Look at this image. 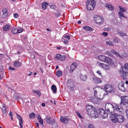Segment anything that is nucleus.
I'll use <instances>...</instances> for the list:
<instances>
[{
    "label": "nucleus",
    "instance_id": "obj_33",
    "mask_svg": "<svg viewBox=\"0 0 128 128\" xmlns=\"http://www.w3.org/2000/svg\"><path fill=\"white\" fill-rule=\"evenodd\" d=\"M111 52L113 53L114 54L118 56H119L120 58H123L121 56V55H120L118 52L116 51L115 50H112Z\"/></svg>",
    "mask_w": 128,
    "mask_h": 128
},
{
    "label": "nucleus",
    "instance_id": "obj_3",
    "mask_svg": "<svg viewBox=\"0 0 128 128\" xmlns=\"http://www.w3.org/2000/svg\"><path fill=\"white\" fill-rule=\"evenodd\" d=\"M94 20L96 23L100 25L103 22L104 20L103 18L100 16H96L94 17Z\"/></svg>",
    "mask_w": 128,
    "mask_h": 128
},
{
    "label": "nucleus",
    "instance_id": "obj_63",
    "mask_svg": "<svg viewBox=\"0 0 128 128\" xmlns=\"http://www.w3.org/2000/svg\"><path fill=\"white\" fill-rule=\"evenodd\" d=\"M42 106H43L44 107L45 106V104L44 103H42L41 104Z\"/></svg>",
    "mask_w": 128,
    "mask_h": 128
},
{
    "label": "nucleus",
    "instance_id": "obj_58",
    "mask_svg": "<svg viewBox=\"0 0 128 128\" xmlns=\"http://www.w3.org/2000/svg\"><path fill=\"white\" fill-rule=\"evenodd\" d=\"M9 69L11 70H15V69L14 68H12L11 66H10Z\"/></svg>",
    "mask_w": 128,
    "mask_h": 128
},
{
    "label": "nucleus",
    "instance_id": "obj_21",
    "mask_svg": "<svg viewBox=\"0 0 128 128\" xmlns=\"http://www.w3.org/2000/svg\"><path fill=\"white\" fill-rule=\"evenodd\" d=\"M104 62L109 64H112V60L108 57H106L105 60H104Z\"/></svg>",
    "mask_w": 128,
    "mask_h": 128
},
{
    "label": "nucleus",
    "instance_id": "obj_29",
    "mask_svg": "<svg viewBox=\"0 0 128 128\" xmlns=\"http://www.w3.org/2000/svg\"><path fill=\"white\" fill-rule=\"evenodd\" d=\"M10 28V26L9 25H6L4 26L3 28V30L4 31L8 30Z\"/></svg>",
    "mask_w": 128,
    "mask_h": 128
},
{
    "label": "nucleus",
    "instance_id": "obj_38",
    "mask_svg": "<svg viewBox=\"0 0 128 128\" xmlns=\"http://www.w3.org/2000/svg\"><path fill=\"white\" fill-rule=\"evenodd\" d=\"M62 74V72L60 70H58L57 71L56 73V75L58 76H61Z\"/></svg>",
    "mask_w": 128,
    "mask_h": 128
},
{
    "label": "nucleus",
    "instance_id": "obj_50",
    "mask_svg": "<svg viewBox=\"0 0 128 128\" xmlns=\"http://www.w3.org/2000/svg\"><path fill=\"white\" fill-rule=\"evenodd\" d=\"M96 73L100 75V76L102 77V74L100 71H98L96 72Z\"/></svg>",
    "mask_w": 128,
    "mask_h": 128
},
{
    "label": "nucleus",
    "instance_id": "obj_18",
    "mask_svg": "<svg viewBox=\"0 0 128 128\" xmlns=\"http://www.w3.org/2000/svg\"><path fill=\"white\" fill-rule=\"evenodd\" d=\"M56 59L58 60H64L65 56H62L60 54H58L55 56Z\"/></svg>",
    "mask_w": 128,
    "mask_h": 128
},
{
    "label": "nucleus",
    "instance_id": "obj_46",
    "mask_svg": "<svg viewBox=\"0 0 128 128\" xmlns=\"http://www.w3.org/2000/svg\"><path fill=\"white\" fill-rule=\"evenodd\" d=\"M103 68H105L106 70H108L109 69L110 67L108 65L104 64Z\"/></svg>",
    "mask_w": 128,
    "mask_h": 128
},
{
    "label": "nucleus",
    "instance_id": "obj_6",
    "mask_svg": "<svg viewBox=\"0 0 128 128\" xmlns=\"http://www.w3.org/2000/svg\"><path fill=\"white\" fill-rule=\"evenodd\" d=\"M122 103L127 107H128V96H122L121 98Z\"/></svg>",
    "mask_w": 128,
    "mask_h": 128
},
{
    "label": "nucleus",
    "instance_id": "obj_64",
    "mask_svg": "<svg viewBox=\"0 0 128 128\" xmlns=\"http://www.w3.org/2000/svg\"><path fill=\"white\" fill-rule=\"evenodd\" d=\"M59 15V14H55V16L56 17H58Z\"/></svg>",
    "mask_w": 128,
    "mask_h": 128
},
{
    "label": "nucleus",
    "instance_id": "obj_51",
    "mask_svg": "<svg viewBox=\"0 0 128 128\" xmlns=\"http://www.w3.org/2000/svg\"><path fill=\"white\" fill-rule=\"evenodd\" d=\"M17 116V118L19 120H20V119H22L21 116H20V115L18 114H16Z\"/></svg>",
    "mask_w": 128,
    "mask_h": 128
},
{
    "label": "nucleus",
    "instance_id": "obj_57",
    "mask_svg": "<svg viewBox=\"0 0 128 128\" xmlns=\"http://www.w3.org/2000/svg\"><path fill=\"white\" fill-rule=\"evenodd\" d=\"M14 16L15 18H17L18 17V14H17L15 13L14 14Z\"/></svg>",
    "mask_w": 128,
    "mask_h": 128
},
{
    "label": "nucleus",
    "instance_id": "obj_8",
    "mask_svg": "<svg viewBox=\"0 0 128 128\" xmlns=\"http://www.w3.org/2000/svg\"><path fill=\"white\" fill-rule=\"evenodd\" d=\"M74 82L72 80H69L68 81L67 83V86L70 88V89L72 91L74 90Z\"/></svg>",
    "mask_w": 128,
    "mask_h": 128
},
{
    "label": "nucleus",
    "instance_id": "obj_20",
    "mask_svg": "<svg viewBox=\"0 0 128 128\" xmlns=\"http://www.w3.org/2000/svg\"><path fill=\"white\" fill-rule=\"evenodd\" d=\"M95 108L92 105H87L86 107V110L88 112L89 111H91L92 110L95 109Z\"/></svg>",
    "mask_w": 128,
    "mask_h": 128
},
{
    "label": "nucleus",
    "instance_id": "obj_60",
    "mask_svg": "<svg viewBox=\"0 0 128 128\" xmlns=\"http://www.w3.org/2000/svg\"><path fill=\"white\" fill-rule=\"evenodd\" d=\"M77 115L80 118H81L82 117V116L80 114L78 113L77 112Z\"/></svg>",
    "mask_w": 128,
    "mask_h": 128
},
{
    "label": "nucleus",
    "instance_id": "obj_59",
    "mask_svg": "<svg viewBox=\"0 0 128 128\" xmlns=\"http://www.w3.org/2000/svg\"><path fill=\"white\" fill-rule=\"evenodd\" d=\"M50 8L53 9H54L55 8V6L54 5H52L50 6Z\"/></svg>",
    "mask_w": 128,
    "mask_h": 128
},
{
    "label": "nucleus",
    "instance_id": "obj_27",
    "mask_svg": "<svg viewBox=\"0 0 128 128\" xmlns=\"http://www.w3.org/2000/svg\"><path fill=\"white\" fill-rule=\"evenodd\" d=\"M106 6L107 8H108L110 10H113L114 9L113 6L108 4H106Z\"/></svg>",
    "mask_w": 128,
    "mask_h": 128
},
{
    "label": "nucleus",
    "instance_id": "obj_17",
    "mask_svg": "<svg viewBox=\"0 0 128 128\" xmlns=\"http://www.w3.org/2000/svg\"><path fill=\"white\" fill-rule=\"evenodd\" d=\"M114 108L118 112H121L123 110L122 108L120 106L116 105L114 106Z\"/></svg>",
    "mask_w": 128,
    "mask_h": 128
},
{
    "label": "nucleus",
    "instance_id": "obj_31",
    "mask_svg": "<svg viewBox=\"0 0 128 128\" xmlns=\"http://www.w3.org/2000/svg\"><path fill=\"white\" fill-rule=\"evenodd\" d=\"M87 78V76L86 75H83L81 74L80 75V78L82 80L85 81Z\"/></svg>",
    "mask_w": 128,
    "mask_h": 128
},
{
    "label": "nucleus",
    "instance_id": "obj_2",
    "mask_svg": "<svg viewBox=\"0 0 128 128\" xmlns=\"http://www.w3.org/2000/svg\"><path fill=\"white\" fill-rule=\"evenodd\" d=\"M105 109L107 114L112 113L114 111V108L113 106L110 103H107L106 104Z\"/></svg>",
    "mask_w": 128,
    "mask_h": 128
},
{
    "label": "nucleus",
    "instance_id": "obj_49",
    "mask_svg": "<svg viewBox=\"0 0 128 128\" xmlns=\"http://www.w3.org/2000/svg\"><path fill=\"white\" fill-rule=\"evenodd\" d=\"M124 68L126 70L128 71V64H126L124 66Z\"/></svg>",
    "mask_w": 128,
    "mask_h": 128
},
{
    "label": "nucleus",
    "instance_id": "obj_19",
    "mask_svg": "<svg viewBox=\"0 0 128 128\" xmlns=\"http://www.w3.org/2000/svg\"><path fill=\"white\" fill-rule=\"evenodd\" d=\"M120 74L121 76L123 78V79L126 80L127 79L128 77V76L126 74V72L123 71H122L121 72V71L120 72Z\"/></svg>",
    "mask_w": 128,
    "mask_h": 128
},
{
    "label": "nucleus",
    "instance_id": "obj_42",
    "mask_svg": "<svg viewBox=\"0 0 128 128\" xmlns=\"http://www.w3.org/2000/svg\"><path fill=\"white\" fill-rule=\"evenodd\" d=\"M38 122L40 124H43V122L41 118H38Z\"/></svg>",
    "mask_w": 128,
    "mask_h": 128
},
{
    "label": "nucleus",
    "instance_id": "obj_36",
    "mask_svg": "<svg viewBox=\"0 0 128 128\" xmlns=\"http://www.w3.org/2000/svg\"><path fill=\"white\" fill-rule=\"evenodd\" d=\"M52 127L53 128H58V124L56 122H55V121L54 122L52 123Z\"/></svg>",
    "mask_w": 128,
    "mask_h": 128
},
{
    "label": "nucleus",
    "instance_id": "obj_7",
    "mask_svg": "<svg viewBox=\"0 0 128 128\" xmlns=\"http://www.w3.org/2000/svg\"><path fill=\"white\" fill-rule=\"evenodd\" d=\"M98 114L102 116V118H106L107 117L108 114L106 113L104 110L102 108L99 109L98 110Z\"/></svg>",
    "mask_w": 128,
    "mask_h": 128
},
{
    "label": "nucleus",
    "instance_id": "obj_15",
    "mask_svg": "<svg viewBox=\"0 0 128 128\" xmlns=\"http://www.w3.org/2000/svg\"><path fill=\"white\" fill-rule=\"evenodd\" d=\"M117 115V114H112L111 115V119L112 121L113 122L116 123L117 122V118L116 117Z\"/></svg>",
    "mask_w": 128,
    "mask_h": 128
},
{
    "label": "nucleus",
    "instance_id": "obj_4",
    "mask_svg": "<svg viewBox=\"0 0 128 128\" xmlns=\"http://www.w3.org/2000/svg\"><path fill=\"white\" fill-rule=\"evenodd\" d=\"M98 88H93L94 90V97L96 98V100L98 101V100H101L102 98V96L100 95V93L99 92L98 93Z\"/></svg>",
    "mask_w": 128,
    "mask_h": 128
},
{
    "label": "nucleus",
    "instance_id": "obj_32",
    "mask_svg": "<svg viewBox=\"0 0 128 128\" xmlns=\"http://www.w3.org/2000/svg\"><path fill=\"white\" fill-rule=\"evenodd\" d=\"M18 28H16V27H13L12 30V32L14 34H16L18 33Z\"/></svg>",
    "mask_w": 128,
    "mask_h": 128
},
{
    "label": "nucleus",
    "instance_id": "obj_43",
    "mask_svg": "<svg viewBox=\"0 0 128 128\" xmlns=\"http://www.w3.org/2000/svg\"><path fill=\"white\" fill-rule=\"evenodd\" d=\"M106 43L107 44H108L111 46H113L114 45L112 42L110 41H107L106 42Z\"/></svg>",
    "mask_w": 128,
    "mask_h": 128
},
{
    "label": "nucleus",
    "instance_id": "obj_5",
    "mask_svg": "<svg viewBox=\"0 0 128 128\" xmlns=\"http://www.w3.org/2000/svg\"><path fill=\"white\" fill-rule=\"evenodd\" d=\"M88 114L92 118H96L97 116V112L96 110V109L92 110L91 111H89L88 112Z\"/></svg>",
    "mask_w": 128,
    "mask_h": 128
},
{
    "label": "nucleus",
    "instance_id": "obj_9",
    "mask_svg": "<svg viewBox=\"0 0 128 128\" xmlns=\"http://www.w3.org/2000/svg\"><path fill=\"white\" fill-rule=\"evenodd\" d=\"M104 88L106 91L108 92H114V89L112 86L110 84H106L104 87Z\"/></svg>",
    "mask_w": 128,
    "mask_h": 128
},
{
    "label": "nucleus",
    "instance_id": "obj_54",
    "mask_svg": "<svg viewBox=\"0 0 128 128\" xmlns=\"http://www.w3.org/2000/svg\"><path fill=\"white\" fill-rule=\"evenodd\" d=\"M102 35L105 36H106L108 35V34L107 32H104L102 33Z\"/></svg>",
    "mask_w": 128,
    "mask_h": 128
},
{
    "label": "nucleus",
    "instance_id": "obj_28",
    "mask_svg": "<svg viewBox=\"0 0 128 128\" xmlns=\"http://www.w3.org/2000/svg\"><path fill=\"white\" fill-rule=\"evenodd\" d=\"M117 32L118 34H119L120 36H126V33H125L124 32L120 31L119 30H117Z\"/></svg>",
    "mask_w": 128,
    "mask_h": 128
},
{
    "label": "nucleus",
    "instance_id": "obj_30",
    "mask_svg": "<svg viewBox=\"0 0 128 128\" xmlns=\"http://www.w3.org/2000/svg\"><path fill=\"white\" fill-rule=\"evenodd\" d=\"M51 89L53 93H55L56 92L57 89L56 86L54 84L52 85L51 86Z\"/></svg>",
    "mask_w": 128,
    "mask_h": 128
},
{
    "label": "nucleus",
    "instance_id": "obj_44",
    "mask_svg": "<svg viewBox=\"0 0 128 128\" xmlns=\"http://www.w3.org/2000/svg\"><path fill=\"white\" fill-rule=\"evenodd\" d=\"M119 8L122 12H125L126 11V10L124 8L119 7Z\"/></svg>",
    "mask_w": 128,
    "mask_h": 128
},
{
    "label": "nucleus",
    "instance_id": "obj_24",
    "mask_svg": "<svg viewBox=\"0 0 128 128\" xmlns=\"http://www.w3.org/2000/svg\"><path fill=\"white\" fill-rule=\"evenodd\" d=\"M21 64V62L17 61H16L14 62V66L16 68H17L20 67Z\"/></svg>",
    "mask_w": 128,
    "mask_h": 128
},
{
    "label": "nucleus",
    "instance_id": "obj_11",
    "mask_svg": "<svg viewBox=\"0 0 128 128\" xmlns=\"http://www.w3.org/2000/svg\"><path fill=\"white\" fill-rule=\"evenodd\" d=\"M124 82H122L119 83L118 85L119 89L122 91L124 92L125 91V88L124 86Z\"/></svg>",
    "mask_w": 128,
    "mask_h": 128
},
{
    "label": "nucleus",
    "instance_id": "obj_22",
    "mask_svg": "<svg viewBox=\"0 0 128 128\" xmlns=\"http://www.w3.org/2000/svg\"><path fill=\"white\" fill-rule=\"evenodd\" d=\"M76 64L75 63H73L70 66V72H72L73 70L76 67Z\"/></svg>",
    "mask_w": 128,
    "mask_h": 128
},
{
    "label": "nucleus",
    "instance_id": "obj_56",
    "mask_svg": "<svg viewBox=\"0 0 128 128\" xmlns=\"http://www.w3.org/2000/svg\"><path fill=\"white\" fill-rule=\"evenodd\" d=\"M124 55L122 56V55L121 56H122V57L123 58H126L127 57V55L125 53H124Z\"/></svg>",
    "mask_w": 128,
    "mask_h": 128
},
{
    "label": "nucleus",
    "instance_id": "obj_34",
    "mask_svg": "<svg viewBox=\"0 0 128 128\" xmlns=\"http://www.w3.org/2000/svg\"><path fill=\"white\" fill-rule=\"evenodd\" d=\"M90 100L92 102L94 103H96L98 102V101L96 100L95 98H94L92 97H90Z\"/></svg>",
    "mask_w": 128,
    "mask_h": 128
},
{
    "label": "nucleus",
    "instance_id": "obj_12",
    "mask_svg": "<svg viewBox=\"0 0 128 128\" xmlns=\"http://www.w3.org/2000/svg\"><path fill=\"white\" fill-rule=\"evenodd\" d=\"M92 79L93 81L95 83L98 84L101 82V80L95 76H92Z\"/></svg>",
    "mask_w": 128,
    "mask_h": 128
},
{
    "label": "nucleus",
    "instance_id": "obj_48",
    "mask_svg": "<svg viewBox=\"0 0 128 128\" xmlns=\"http://www.w3.org/2000/svg\"><path fill=\"white\" fill-rule=\"evenodd\" d=\"M2 110L3 113L5 114L6 112V108H2Z\"/></svg>",
    "mask_w": 128,
    "mask_h": 128
},
{
    "label": "nucleus",
    "instance_id": "obj_26",
    "mask_svg": "<svg viewBox=\"0 0 128 128\" xmlns=\"http://www.w3.org/2000/svg\"><path fill=\"white\" fill-rule=\"evenodd\" d=\"M83 28L86 31H92V28L89 26H84L83 27Z\"/></svg>",
    "mask_w": 128,
    "mask_h": 128
},
{
    "label": "nucleus",
    "instance_id": "obj_13",
    "mask_svg": "<svg viewBox=\"0 0 128 128\" xmlns=\"http://www.w3.org/2000/svg\"><path fill=\"white\" fill-rule=\"evenodd\" d=\"M116 117L117 118V122L118 121L120 123L122 122L124 120V118L123 116L120 115H116Z\"/></svg>",
    "mask_w": 128,
    "mask_h": 128
},
{
    "label": "nucleus",
    "instance_id": "obj_40",
    "mask_svg": "<svg viewBox=\"0 0 128 128\" xmlns=\"http://www.w3.org/2000/svg\"><path fill=\"white\" fill-rule=\"evenodd\" d=\"M19 120V125L21 128H23L22 124H23V122L22 121V119H21Z\"/></svg>",
    "mask_w": 128,
    "mask_h": 128
},
{
    "label": "nucleus",
    "instance_id": "obj_10",
    "mask_svg": "<svg viewBox=\"0 0 128 128\" xmlns=\"http://www.w3.org/2000/svg\"><path fill=\"white\" fill-rule=\"evenodd\" d=\"M70 38V37L68 35H64L62 37V40L64 44H66L68 42Z\"/></svg>",
    "mask_w": 128,
    "mask_h": 128
},
{
    "label": "nucleus",
    "instance_id": "obj_62",
    "mask_svg": "<svg viewBox=\"0 0 128 128\" xmlns=\"http://www.w3.org/2000/svg\"><path fill=\"white\" fill-rule=\"evenodd\" d=\"M37 119H38V118H41V117L40 116V115L39 114H38L37 116Z\"/></svg>",
    "mask_w": 128,
    "mask_h": 128
},
{
    "label": "nucleus",
    "instance_id": "obj_61",
    "mask_svg": "<svg viewBox=\"0 0 128 128\" xmlns=\"http://www.w3.org/2000/svg\"><path fill=\"white\" fill-rule=\"evenodd\" d=\"M126 115L127 117L128 118V109L126 111Z\"/></svg>",
    "mask_w": 128,
    "mask_h": 128
},
{
    "label": "nucleus",
    "instance_id": "obj_23",
    "mask_svg": "<svg viewBox=\"0 0 128 128\" xmlns=\"http://www.w3.org/2000/svg\"><path fill=\"white\" fill-rule=\"evenodd\" d=\"M7 10L6 8L3 9V15L2 16L3 18H5L8 15V14L7 13Z\"/></svg>",
    "mask_w": 128,
    "mask_h": 128
},
{
    "label": "nucleus",
    "instance_id": "obj_16",
    "mask_svg": "<svg viewBox=\"0 0 128 128\" xmlns=\"http://www.w3.org/2000/svg\"><path fill=\"white\" fill-rule=\"evenodd\" d=\"M60 120V122L64 124L67 123L68 121V120L67 118H64L63 116L61 117Z\"/></svg>",
    "mask_w": 128,
    "mask_h": 128
},
{
    "label": "nucleus",
    "instance_id": "obj_35",
    "mask_svg": "<svg viewBox=\"0 0 128 128\" xmlns=\"http://www.w3.org/2000/svg\"><path fill=\"white\" fill-rule=\"evenodd\" d=\"M106 57L102 55H100L98 57L99 59L101 61H102L104 62L105 60Z\"/></svg>",
    "mask_w": 128,
    "mask_h": 128
},
{
    "label": "nucleus",
    "instance_id": "obj_37",
    "mask_svg": "<svg viewBox=\"0 0 128 128\" xmlns=\"http://www.w3.org/2000/svg\"><path fill=\"white\" fill-rule=\"evenodd\" d=\"M32 92L34 93H36L37 94H38L39 97H40L41 96L40 92L38 90H32Z\"/></svg>",
    "mask_w": 128,
    "mask_h": 128
},
{
    "label": "nucleus",
    "instance_id": "obj_39",
    "mask_svg": "<svg viewBox=\"0 0 128 128\" xmlns=\"http://www.w3.org/2000/svg\"><path fill=\"white\" fill-rule=\"evenodd\" d=\"M35 114L33 113L32 112L29 115L30 118L32 119L34 118H35Z\"/></svg>",
    "mask_w": 128,
    "mask_h": 128
},
{
    "label": "nucleus",
    "instance_id": "obj_41",
    "mask_svg": "<svg viewBox=\"0 0 128 128\" xmlns=\"http://www.w3.org/2000/svg\"><path fill=\"white\" fill-rule=\"evenodd\" d=\"M118 14L119 15L120 18L121 19V17H123L124 18H126L124 16V14L122 12H119Z\"/></svg>",
    "mask_w": 128,
    "mask_h": 128
},
{
    "label": "nucleus",
    "instance_id": "obj_53",
    "mask_svg": "<svg viewBox=\"0 0 128 128\" xmlns=\"http://www.w3.org/2000/svg\"><path fill=\"white\" fill-rule=\"evenodd\" d=\"M106 53L109 55L110 56H112V54L110 53V52L107 51L106 52Z\"/></svg>",
    "mask_w": 128,
    "mask_h": 128
},
{
    "label": "nucleus",
    "instance_id": "obj_1",
    "mask_svg": "<svg viewBox=\"0 0 128 128\" xmlns=\"http://www.w3.org/2000/svg\"><path fill=\"white\" fill-rule=\"evenodd\" d=\"M86 4L87 8L88 10H93L96 6V3L94 0H88Z\"/></svg>",
    "mask_w": 128,
    "mask_h": 128
},
{
    "label": "nucleus",
    "instance_id": "obj_47",
    "mask_svg": "<svg viewBox=\"0 0 128 128\" xmlns=\"http://www.w3.org/2000/svg\"><path fill=\"white\" fill-rule=\"evenodd\" d=\"M23 29L20 28H18V33H20L22 32L23 31Z\"/></svg>",
    "mask_w": 128,
    "mask_h": 128
},
{
    "label": "nucleus",
    "instance_id": "obj_25",
    "mask_svg": "<svg viewBox=\"0 0 128 128\" xmlns=\"http://www.w3.org/2000/svg\"><path fill=\"white\" fill-rule=\"evenodd\" d=\"M48 6V3L45 2H44L42 4V8L44 10L46 8V7Z\"/></svg>",
    "mask_w": 128,
    "mask_h": 128
},
{
    "label": "nucleus",
    "instance_id": "obj_45",
    "mask_svg": "<svg viewBox=\"0 0 128 128\" xmlns=\"http://www.w3.org/2000/svg\"><path fill=\"white\" fill-rule=\"evenodd\" d=\"M97 64L99 66L102 68H103L104 67V64L102 63L98 62H97Z\"/></svg>",
    "mask_w": 128,
    "mask_h": 128
},
{
    "label": "nucleus",
    "instance_id": "obj_55",
    "mask_svg": "<svg viewBox=\"0 0 128 128\" xmlns=\"http://www.w3.org/2000/svg\"><path fill=\"white\" fill-rule=\"evenodd\" d=\"M88 128H95L93 125L92 124H90L88 126Z\"/></svg>",
    "mask_w": 128,
    "mask_h": 128
},
{
    "label": "nucleus",
    "instance_id": "obj_14",
    "mask_svg": "<svg viewBox=\"0 0 128 128\" xmlns=\"http://www.w3.org/2000/svg\"><path fill=\"white\" fill-rule=\"evenodd\" d=\"M51 118L50 116L47 115L44 119V120L49 124L54 122V119L50 120Z\"/></svg>",
    "mask_w": 128,
    "mask_h": 128
},
{
    "label": "nucleus",
    "instance_id": "obj_52",
    "mask_svg": "<svg viewBox=\"0 0 128 128\" xmlns=\"http://www.w3.org/2000/svg\"><path fill=\"white\" fill-rule=\"evenodd\" d=\"M113 41L114 42L116 43H118V40L116 38H114V39Z\"/></svg>",
    "mask_w": 128,
    "mask_h": 128
}]
</instances>
